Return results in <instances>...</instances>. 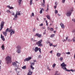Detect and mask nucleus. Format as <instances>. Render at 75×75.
Returning <instances> with one entry per match:
<instances>
[{"mask_svg": "<svg viewBox=\"0 0 75 75\" xmlns=\"http://www.w3.org/2000/svg\"><path fill=\"white\" fill-rule=\"evenodd\" d=\"M9 31L10 33V36H12L13 34H14L15 32V30H13V29H9L8 28H7L5 32H3L2 33L5 36H6L7 35V32Z\"/></svg>", "mask_w": 75, "mask_h": 75, "instance_id": "obj_1", "label": "nucleus"}, {"mask_svg": "<svg viewBox=\"0 0 75 75\" xmlns=\"http://www.w3.org/2000/svg\"><path fill=\"white\" fill-rule=\"evenodd\" d=\"M6 62L7 64L11 63L12 62L11 57V56H7L6 58Z\"/></svg>", "mask_w": 75, "mask_h": 75, "instance_id": "obj_2", "label": "nucleus"}, {"mask_svg": "<svg viewBox=\"0 0 75 75\" xmlns=\"http://www.w3.org/2000/svg\"><path fill=\"white\" fill-rule=\"evenodd\" d=\"M61 66L62 67H63L62 68L64 70H65V71H70V70L67 69V68L65 67V66H67V65L65 64V63L64 62L62 63L61 64Z\"/></svg>", "mask_w": 75, "mask_h": 75, "instance_id": "obj_3", "label": "nucleus"}, {"mask_svg": "<svg viewBox=\"0 0 75 75\" xmlns=\"http://www.w3.org/2000/svg\"><path fill=\"white\" fill-rule=\"evenodd\" d=\"M73 9H70L67 11L66 13V15L67 16H70L72 14V12H73Z\"/></svg>", "mask_w": 75, "mask_h": 75, "instance_id": "obj_4", "label": "nucleus"}, {"mask_svg": "<svg viewBox=\"0 0 75 75\" xmlns=\"http://www.w3.org/2000/svg\"><path fill=\"white\" fill-rule=\"evenodd\" d=\"M12 64L13 66L17 67V68H18L19 66V63L17 61H16V62H12Z\"/></svg>", "mask_w": 75, "mask_h": 75, "instance_id": "obj_5", "label": "nucleus"}, {"mask_svg": "<svg viewBox=\"0 0 75 75\" xmlns=\"http://www.w3.org/2000/svg\"><path fill=\"white\" fill-rule=\"evenodd\" d=\"M42 42V40L41 39V40H40L37 42H36V45H38V46H40L41 47V46H43L42 44L41 43Z\"/></svg>", "mask_w": 75, "mask_h": 75, "instance_id": "obj_6", "label": "nucleus"}, {"mask_svg": "<svg viewBox=\"0 0 75 75\" xmlns=\"http://www.w3.org/2000/svg\"><path fill=\"white\" fill-rule=\"evenodd\" d=\"M16 48L17 49V52L18 53H21V47L20 46H18L16 47Z\"/></svg>", "mask_w": 75, "mask_h": 75, "instance_id": "obj_7", "label": "nucleus"}, {"mask_svg": "<svg viewBox=\"0 0 75 75\" xmlns=\"http://www.w3.org/2000/svg\"><path fill=\"white\" fill-rule=\"evenodd\" d=\"M5 24L4 22L3 21H1L0 24V30H2Z\"/></svg>", "mask_w": 75, "mask_h": 75, "instance_id": "obj_8", "label": "nucleus"}, {"mask_svg": "<svg viewBox=\"0 0 75 75\" xmlns=\"http://www.w3.org/2000/svg\"><path fill=\"white\" fill-rule=\"evenodd\" d=\"M38 50L40 53H41L42 52L40 48H38V47H35V52H38Z\"/></svg>", "mask_w": 75, "mask_h": 75, "instance_id": "obj_9", "label": "nucleus"}, {"mask_svg": "<svg viewBox=\"0 0 75 75\" xmlns=\"http://www.w3.org/2000/svg\"><path fill=\"white\" fill-rule=\"evenodd\" d=\"M31 59V57H29L27 58H26L25 59H24V62H26V61H29V60H30Z\"/></svg>", "mask_w": 75, "mask_h": 75, "instance_id": "obj_10", "label": "nucleus"}, {"mask_svg": "<svg viewBox=\"0 0 75 75\" xmlns=\"http://www.w3.org/2000/svg\"><path fill=\"white\" fill-rule=\"evenodd\" d=\"M35 36H37L38 37V38H41L42 36V35H40V34H39V33H36L35 34Z\"/></svg>", "mask_w": 75, "mask_h": 75, "instance_id": "obj_11", "label": "nucleus"}, {"mask_svg": "<svg viewBox=\"0 0 75 75\" xmlns=\"http://www.w3.org/2000/svg\"><path fill=\"white\" fill-rule=\"evenodd\" d=\"M1 38L3 40V41H5V39L4 38V36H3L2 35H1Z\"/></svg>", "mask_w": 75, "mask_h": 75, "instance_id": "obj_12", "label": "nucleus"}, {"mask_svg": "<svg viewBox=\"0 0 75 75\" xmlns=\"http://www.w3.org/2000/svg\"><path fill=\"white\" fill-rule=\"evenodd\" d=\"M60 25L62 29H64L65 28V26H64V24H63V23H60Z\"/></svg>", "mask_w": 75, "mask_h": 75, "instance_id": "obj_13", "label": "nucleus"}, {"mask_svg": "<svg viewBox=\"0 0 75 75\" xmlns=\"http://www.w3.org/2000/svg\"><path fill=\"white\" fill-rule=\"evenodd\" d=\"M22 0H18V2L19 5H20L21 4Z\"/></svg>", "mask_w": 75, "mask_h": 75, "instance_id": "obj_14", "label": "nucleus"}, {"mask_svg": "<svg viewBox=\"0 0 75 75\" xmlns=\"http://www.w3.org/2000/svg\"><path fill=\"white\" fill-rule=\"evenodd\" d=\"M33 73V71H29V73H28V74L27 75H32Z\"/></svg>", "mask_w": 75, "mask_h": 75, "instance_id": "obj_15", "label": "nucleus"}, {"mask_svg": "<svg viewBox=\"0 0 75 75\" xmlns=\"http://www.w3.org/2000/svg\"><path fill=\"white\" fill-rule=\"evenodd\" d=\"M7 7L10 9H13L14 8L12 7H11L9 5L7 6Z\"/></svg>", "mask_w": 75, "mask_h": 75, "instance_id": "obj_16", "label": "nucleus"}, {"mask_svg": "<svg viewBox=\"0 0 75 75\" xmlns=\"http://www.w3.org/2000/svg\"><path fill=\"white\" fill-rule=\"evenodd\" d=\"M1 48H2V50H4L5 49V48L4 47V44H3L1 47Z\"/></svg>", "mask_w": 75, "mask_h": 75, "instance_id": "obj_17", "label": "nucleus"}, {"mask_svg": "<svg viewBox=\"0 0 75 75\" xmlns=\"http://www.w3.org/2000/svg\"><path fill=\"white\" fill-rule=\"evenodd\" d=\"M49 5L48 4L47 5V10H46V12H47V11L49 10Z\"/></svg>", "mask_w": 75, "mask_h": 75, "instance_id": "obj_18", "label": "nucleus"}, {"mask_svg": "<svg viewBox=\"0 0 75 75\" xmlns=\"http://www.w3.org/2000/svg\"><path fill=\"white\" fill-rule=\"evenodd\" d=\"M61 54L59 53H57V57H59L61 55Z\"/></svg>", "mask_w": 75, "mask_h": 75, "instance_id": "obj_19", "label": "nucleus"}, {"mask_svg": "<svg viewBox=\"0 0 75 75\" xmlns=\"http://www.w3.org/2000/svg\"><path fill=\"white\" fill-rule=\"evenodd\" d=\"M31 64V65H30V68H31V69L32 70H33L35 68H34V67H33V66H32V64Z\"/></svg>", "mask_w": 75, "mask_h": 75, "instance_id": "obj_20", "label": "nucleus"}, {"mask_svg": "<svg viewBox=\"0 0 75 75\" xmlns=\"http://www.w3.org/2000/svg\"><path fill=\"white\" fill-rule=\"evenodd\" d=\"M44 11V9H43V8H42L41 9V10H40V13H42V11Z\"/></svg>", "mask_w": 75, "mask_h": 75, "instance_id": "obj_21", "label": "nucleus"}, {"mask_svg": "<svg viewBox=\"0 0 75 75\" xmlns=\"http://www.w3.org/2000/svg\"><path fill=\"white\" fill-rule=\"evenodd\" d=\"M46 17L47 19H50V15H47Z\"/></svg>", "mask_w": 75, "mask_h": 75, "instance_id": "obj_22", "label": "nucleus"}, {"mask_svg": "<svg viewBox=\"0 0 75 75\" xmlns=\"http://www.w3.org/2000/svg\"><path fill=\"white\" fill-rule=\"evenodd\" d=\"M22 68L23 69H26V66H24L23 67H22Z\"/></svg>", "mask_w": 75, "mask_h": 75, "instance_id": "obj_23", "label": "nucleus"}, {"mask_svg": "<svg viewBox=\"0 0 75 75\" xmlns=\"http://www.w3.org/2000/svg\"><path fill=\"white\" fill-rule=\"evenodd\" d=\"M33 1V0H30V5H32Z\"/></svg>", "mask_w": 75, "mask_h": 75, "instance_id": "obj_24", "label": "nucleus"}, {"mask_svg": "<svg viewBox=\"0 0 75 75\" xmlns=\"http://www.w3.org/2000/svg\"><path fill=\"white\" fill-rule=\"evenodd\" d=\"M72 40L73 42H75V37H74L73 38Z\"/></svg>", "mask_w": 75, "mask_h": 75, "instance_id": "obj_25", "label": "nucleus"}, {"mask_svg": "<svg viewBox=\"0 0 75 75\" xmlns=\"http://www.w3.org/2000/svg\"><path fill=\"white\" fill-rule=\"evenodd\" d=\"M14 17L15 18H17V12H16V14L14 15Z\"/></svg>", "mask_w": 75, "mask_h": 75, "instance_id": "obj_26", "label": "nucleus"}, {"mask_svg": "<svg viewBox=\"0 0 75 75\" xmlns=\"http://www.w3.org/2000/svg\"><path fill=\"white\" fill-rule=\"evenodd\" d=\"M54 36H55V34H53L52 35H51L50 36V37L53 38V37H54Z\"/></svg>", "mask_w": 75, "mask_h": 75, "instance_id": "obj_27", "label": "nucleus"}, {"mask_svg": "<svg viewBox=\"0 0 75 75\" xmlns=\"http://www.w3.org/2000/svg\"><path fill=\"white\" fill-rule=\"evenodd\" d=\"M20 12H18V11H17V15H20Z\"/></svg>", "mask_w": 75, "mask_h": 75, "instance_id": "obj_28", "label": "nucleus"}, {"mask_svg": "<svg viewBox=\"0 0 75 75\" xmlns=\"http://www.w3.org/2000/svg\"><path fill=\"white\" fill-rule=\"evenodd\" d=\"M50 31H53V30H54V28H51L50 29Z\"/></svg>", "mask_w": 75, "mask_h": 75, "instance_id": "obj_29", "label": "nucleus"}, {"mask_svg": "<svg viewBox=\"0 0 75 75\" xmlns=\"http://www.w3.org/2000/svg\"><path fill=\"white\" fill-rule=\"evenodd\" d=\"M56 65V64H55V63H54V64H53L52 65V67L54 68V67H55V66Z\"/></svg>", "mask_w": 75, "mask_h": 75, "instance_id": "obj_30", "label": "nucleus"}, {"mask_svg": "<svg viewBox=\"0 0 75 75\" xmlns=\"http://www.w3.org/2000/svg\"><path fill=\"white\" fill-rule=\"evenodd\" d=\"M55 14H57L58 13V11L57 10H55Z\"/></svg>", "mask_w": 75, "mask_h": 75, "instance_id": "obj_31", "label": "nucleus"}, {"mask_svg": "<svg viewBox=\"0 0 75 75\" xmlns=\"http://www.w3.org/2000/svg\"><path fill=\"white\" fill-rule=\"evenodd\" d=\"M30 64H32V66H34V65H35V63L34 62H33V63H30Z\"/></svg>", "mask_w": 75, "mask_h": 75, "instance_id": "obj_32", "label": "nucleus"}, {"mask_svg": "<svg viewBox=\"0 0 75 75\" xmlns=\"http://www.w3.org/2000/svg\"><path fill=\"white\" fill-rule=\"evenodd\" d=\"M58 73V71H56L55 72V74L54 75H57Z\"/></svg>", "mask_w": 75, "mask_h": 75, "instance_id": "obj_33", "label": "nucleus"}, {"mask_svg": "<svg viewBox=\"0 0 75 75\" xmlns=\"http://www.w3.org/2000/svg\"><path fill=\"white\" fill-rule=\"evenodd\" d=\"M41 6H43V7H44L45 6V4H44V3H43V4H41Z\"/></svg>", "mask_w": 75, "mask_h": 75, "instance_id": "obj_34", "label": "nucleus"}, {"mask_svg": "<svg viewBox=\"0 0 75 75\" xmlns=\"http://www.w3.org/2000/svg\"><path fill=\"white\" fill-rule=\"evenodd\" d=\"M66 54H70V53L69 52H66Z\"/></svg>", "mask_w": 75, "mask_h": 75, "instance_id": "obj_35", "label": "nucleus"}, {"mask_svg": "<svg viewBox=\"0 0 75 75\" xmlns=\"http://www.w3.org/2000/svg\"><path fill=\"white\" fill-rule=\"evenodd\" d=\"M57 4H56V5H55V6H54V8L55 9H56V8L57 7Z\"/></svg>", "mask_w": 75, "mask_h": 75, "instance_id": "obj_36", "label": "nucleus"}, {"mask_svg": "<svg viewBox=\"0 0 75 75\" xmlns=\"http://www.w3.org/2000/svg\"><path fill=\"white\" fill-rule=\"evenodd\" d=\"M65 1H66V0H62V3H63V4L65 3Z\"/></svg>", "mask_w": 75, "mask_h": 75, "instance_id": "obj_37", "label": "nucleus"}, {"mask_svg": "<svg viewBox=\"0 0 75 75\" xmlns=\"http://www.w3.org/2000/svg\"><path fill=\"white\" fill-rule=\"evenodd\" d=\"M68 42H71L72 41V40L71 39H68Z\"/></svg>", "mask_w": 75, "mask_h": 75, "instance_id": "obj_38", "label": "nucleus"}, {"mask_svg": "<svg viewBox=\"0 0 75 75\" xmlns=\"http://www.w3.org/2000/svg\"><path fill=\"white\" fill-rule=\"evenodd\" d=\"M60 60H63V58L62 57H61L60 58Z\"/></svg>", "mask_w": 75, "mask_h": 75, "instance_id": "obj_39", "label": "nucleus"}, {"mask_svg": "<svg viewBox=\"0 0 75 75\" xmlns=\"http://www.w3.org/2000/svg\"><path fill=\"white\" fill-rule=\"evenodd\" d=\"M72 21L73 22H75V19H73L72 20Z\"/></svg>", "mask_w": 75, "mask_h": 75, "instance_id": "obj_40", "label": "nucleus"}, {"mask_svg": "<svg viewBox=\"0 0 75 75\" xmlns=\"http://www.w3.org/2000/svg\"><path fill=\"white\" fill-rule=\"evenodd\" d=\"M70 70V71H72L73 72L74 71V70H73V69H71V70Z\"/></svg>", "mask_w": 75, "mask_h": 75, "instance_id": "obj_41", "label": "nucleus"}, {"mask_svg": "<svg viewBox=\"0 0 75 75\" xmlns=\"http://www.w3.org/2000/svg\"><path fill=\"white\" fill-rule=\"evenodd\" d=\"M35 30H36V29L35 28H34V29H33V32H35Z\"/></svg>", "mask_w": 75, "mask_h": 75, "instance_id": "obj_42", "label": "nucleus"}, {"mask_svg": "<svg viewBox=\"0 0 75 75\" xmlns=\"http://www.w3.org/2000/svg\"><path fill=\"white\" fill-rule=\"evenodd\" d=\"M32 16H34V13H32Z\"/></svg>", "mask_w": 75, "mask_h": 75, "instance_id": "obj_43", "label": "nucleus"}, {"mask_svg": "<svg viewBox=\"0 0 75 75\" xmlns=\"http://www.w3.org/2000/svg\"><path fill=\"white\" fill-rule=\"evenodd\" d=\"M68 38H69V36H67V37H66V40H68Z\"/></svg>", "mask_w": 75, "mask_h": 75, "instance_id": "obj_44", "label": "nucleus"}, {"mask_svg": "<svg viewBox=\"0 0 75 75\" xmlns=\"http://www.w3.org/2000/svg\"><path fill=\"white\" fill-rule=\"evenodd\" d=\"M7 12H10V13H11V11H10V10H7Z\"/></svg>", "mask_w": 75, "mask_h": 75, "instance_id": "obj_45", "label": "nucleus"}, {"mask_svg": "<svg viewBox=\"0 0 75 75\" xmlns=\"http://www.w3.org/2000/svg\"><path fill=\"white\" fill-rule=\"evenodd\" d=\"M43 23H41V24H40V25H39L41 26H43Z\"/></svg>", "mask_w": 75, "mask_h": 75, "instance_id": "obj_46", "label": "nucleus"}, {"mask_svg": "<svg viewBox=\"0 0 75 75\" xmlns=\"http://www.w3.org/2000/svg\"><path fill=\"white\" fill-rule=\"evenodd\" d=\"M50 53L52 54V53H53V50H51V51H50Z\"/></svg>", "mask_w": 75, "mask_h": 75, "instance_id": "obj_47", "label": "nucleus"}, {"mask_svg": "<svg viewBox=\"0 0 75 75\" xmlns=\"http://www.w3.org/2000/svg\"><path fill=\"white\" fill-rule=\"evenodd\" d=\"M52 45L53 46V44L52 43L50 44V46H52Z\"/></svg>", "mask_w": 75, "mask_h": 75, "instance_id": "obj_48", "label": "nucleus"}, {"mask_svg": "<svg viewBox=\"0 0 75 75\" xmlns=\"http://www.w3.org/2000/svg\"><path fill=\"white\" fill-rule=\"evenodd\" d=\"M66 40L65 39H64L63 40V42H66Z\"/></svg>", "mask_w": 75, "mask_h": 75, "instance_id": "obj_49", "label": "nucleus"}, {"mask_svg": "<svg viewBox=\"0 0 75 75\" xmlns=\"http://www.w3.org/2000/svg\"><path fill=\"white\" fill-rule=\"evenodd\" d=\"M43 3L44 4H45V0H43Z\"/></svg>", "mask_w": 75, "mask_h": 75, "instance_id": "obj_50", "label": "nucleus"}, {"mask_svg": "<svg viewBox=\"0 0 75 75\" xmlns=\"http://www.w3.org/2000/svg\"><path fill=\"white\" fill-rule=\"evenodd\" d=\"M46 25L47 26H48V22H47V23Z\"/></svg>", "mask_w": 75, "mask_h": 75, "instance_id": "obj_51", "label": "nucleus"}, {"mask_svg": "<svg viewBox=\"0 0 75 75\" xmlns=\"http://www.w3.org/2000/svg\"><path fill=\"white\" fill-rule=\"evenodd\" d=\"M47 29H48V30H49L50 29V27H48Z\"/></svg>", "mask_w": 75, "mask_h": 75, "instance_id": "obj_52", "label": "nucleus"}, {"mask_svg": "<svg viewBox=\"0 0 75 75\" xmlns=\"http://www.w3.org/2000/svg\"><path fill=\"white\" fill-rule=\"evenodd\" d=\"M33 38H31V40L33 41Z\"/></svg>", "mask_w": 75, "mask_h": 75, "instance_id": "obj_53", "label": "nucleus"}, {"mask_svg": "<svg viewBox=\"0 0 75 75\" xmlns=\"http://www.w3.org/2000/svg\"><path fill=\"white\" fill-rule=\"evenodd\" d=\"M53 32H54V33H56V30H54V31H53Z\"/></svg>", "mask_w": 75, "mask_h": 75, "instance_id": "obj_54", "label": "nucleus"}, {"mask_svg": "<svg viewBox=\"0 0 75 75\" xmlns=\"http://www.w3.org/2000/svg\"><path fill=\"white\" fill-rule=\"evenodd\" d=\"M60 73H58H58L57 74V75H60Z\"/></svg>", "mask_w": 75, "mask_h": 75, "instance_id": "obj_55", "label": "nucleus"}, {"mask_svg": "<svg viewBox=\"0 0 75 75\" xmlns=\"http://www.w3.org/2000/svg\"><path fill=\"white\" fill-rule=\"evenodd\" d=\"M53 46H54V47H56V45H53Z\"/></svg>", "mask_w": 75, "mask_h": 75, "instance_id": "obj_56", "label": "nucleus"}, {"mask_svg": "<svg viewBox=\"0 0 75 75\" xmlns=\"http://www.w3.org/2000/svg\"><path fill=\"white\" fill-rule=\"evenodd\" d=\"M74 58L75 59V54H74Z\"/></svg>", "mask_w": 75, "mask_h": 75, "instance_id": "obj_57", "label": "nucleus"}, {"mask_svg": "<svg viewBox=\"0 0 75 75\" xmlns=\"http://www.w3.org/2000/svg\"><path fill=\"white\" fill-rule=\"evenodd\" d=\"M12 15H15L14 13H13Z\"/></svg>", "mask_w": 75, "mask_h": 75, "instance_id": "obj_58", "label": "nucleus"}, {"mask_svg": "<svg viewBox=\"0 0 75 75\" xmlns=\"http://www.w3.org/2000/svg\"><path fill=\"white\" fill-rule=\"evenodd\" d=\"M47 21H45V22H46V24H47Z\"/></svg>", "mask_w": 75, "mask_h": 75, "instance_id": "obj_59", "label": "nucleus"}, {"mask_svg": "<svg viewBox=\"0 0 75 75\" xmlns=\"http://www.w3.org/2000/svg\"><path fill=\"white\" fill-rule=\"evenodd\" d=\"M17 75H20V74H19V73H17Z\"/></svg>", "mask_w": 75, "mask_h": 75, "instance_id": "obj_60", "label": "nucleus"}, {"mask_svg": "<svg viewBox=\"0 0 75 75\" xmlns=\"http://www.w3.org/2000/svg\"><path fill=\"white\" fill-rule=\"evenodd\" d=\"M58 16H60V14H59V13H58Z\"/></svg>", "mask_w": 75, "mask_h": 75, "instance_id": "obj_61", "label": "nucleus"}, {"mask_svg": "<svg viewBox=\"0 0 75 75\" xmlns=\"http://www.w3.org/2000/svg\"><path fill=\"white\" fill-rule=\"evenodd\" d=\"M1 60H0V64H1Z\"/></svg>", "mask_w": 75, "mask_h": 75, "instance_id": "obj_62", "label": "nucleus"}, {"mask_svg": "<svg viewBox=\"0 0 75 75\" xmlns=\"http://www.w3.org/2000/svg\"><path fill=\"white\" fill-rule=\"evenodd\" d=\"M39 58H40V57H41V56H40V55L39 56Z\"/></svg>", "mask_w": 75, "mask_h": 75, "instance_id": "obj_63", "label": "nucleus"}, {"mask_svg": "<svg viewBox=\"0 0 75 75\" xmlns=\"http://www.w3.org/2000/svg\"><path fill=\"white\" fill-rule=\"evenodd\" d=\"M15 70H16V71L17 70V68H16V69H15Z\"/></svg>", "mask_w": 75, "mask_h": 75, "instance_id": "obj_64", "label": "nucleus"}]
</instances>
